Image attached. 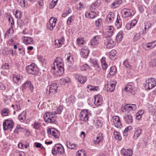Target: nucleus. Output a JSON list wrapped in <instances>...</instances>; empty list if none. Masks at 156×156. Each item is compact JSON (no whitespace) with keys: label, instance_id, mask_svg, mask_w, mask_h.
<instances>
[{"label":"nucleus","instance_id":"8","mask_svg":"<svg viewBox=\"0 0 156 156\" xmlns=\"http://www.w3.org/2000/svg\"><path fill=\"white\" fill-rule=\"evenodd\" d=\"M57 88L58 86L56 84L53 83L50 86H48L47 87L46 93L47 94L52 95L57 92Z\"/></svg>","mask_w":156,"mask_h":156},{"label":"nucleus","instance_id":"55","mask_svg":"<svg viewBox=\"0 0 156 156\" xmlns=\"http://www.w3.org/2000/svg\"><path fill=\"white\" fill-rule=\"evenodd\" d=\"M150 65L151 66L154 67L156 66V59H151L150 62Z\"/></svg>","mask_w":156,"mask_h":156},{"label":"nucleus","instance_id":"60","mask_svg":"<svg viewBox=\"0 0 156 156\" xmlns=\"http://www.w3.org/2000/svg\"><path fill=\"white\" fill-rule=\"evenodd\" d=\"M77 44L80 45L82 44L83 43V39L82 38H78L77 39Z\"/></svg>","mask_w":156,"mask_h":156},{"label":"nucleus","instance_id":"21","mask_svg":"<svg viewBox=\"0 0 156 156\" xmlns=\"http://www.w3.org/2000/svg\"><path fill=\"white\" fill-rule=\"evenodd\" d=\"M122 13L123 14V17L126 18L132 16V14L129 9L124 8L122 10Z\"/></svg>","mask_w":156,"mask_h":156},{"label":"nucleus","instance_id":"64","mask_svg":"<svg viewBox=\"0 0 156 156\" xmlns=\"http://www.w3.org/2000/svg\"><path fill=\"white\" fill-rule=\"evenodd\" d=\"M25 0H20V6L23 7H25Z\"/></svg>","mask_w":156,"mask_h":156},{"label":"nucleus","instance_id":"20","mask_svg":"<svg viewBox=\"0 0 156 156\" xmlns=\"http://www.w3.org/2000/svg\"><path fill=\"white\" fill-rule=\"evenodd\" d=\"M116 83V81H113L112 82L108 84L107 90L109 92H112L114 91L115 88Z\"/></svg>","mask_w":156,"mask_h":156},{"label":"nucleus","instance_id":"14","mask_svg":"<svg viewBox=\"0 0 156 156\" xmlns=\"http://www.w3.org/2000/svg\"><path fill=\"white\" fill-rule=\"evenodd\" d=\"M136 108V107L135 104L126 105L123 107H122L121 108L122 111L123 112L127 111L128 110L131 111L132 110H135Z\"/></svg>","mask_w":156,"mask_h":156},{"label":"nucleus","instance_id":"42","mask_svg":"<svg viewBox=\"0 0 156 156\" xmlns=\"http://www.w3.org/2000/svg\"><path fill=\"white\" fill-rule=\"evenodd\" d=\"M14 30L12 29V27L10 28L8 30L5 34V37L6 38L8 37L9 35L10 34H12L13 33Z\"/></svg>","mask_w":156,"mask_h":156},{"label":"nucleus","instance_id":"5","mask_svg":"<svg viewBox=\"0 0 156 156\" xmlns=\"http://www.w3.org/2000/svg\"><path fill=\"white\" fill-rule=\"evenodd\" d=\"M26 70L28 73L34 75H37L39 72L37 66L34 64H32L27 66Z\"/></svg>","mask_w":156,"mask_h":156},{"label":"nucleus","instance_id":"50","mask_svg":"<svg viewBox=\"0 0 156 156\" xmlns=\"http://www.w3.org/2000/svg\"><path fill=\"white\" fill-rule=\"evenodd\" d=\"M116 53V51L113 50L111 52V54L110 55V58L112 59H114V57L115 56Z\"/></svg>","mask_w":156,"mask_h":156},{"label":"nucleus","instance_id":"6","mask_svg":"<svg viewBox=\"0 0 156 156\" xmlns=\"http://www.w3.org/2000/svg\"><path fill=\"white\" fill-rule=\"evenodd\" d=\"M156 85V81L153 78H151L146 81V83L144 84V88L146 90H150L154 87Z\"/></svg>","mask_w":156,"mask_h":156},{"label":"nucleus","instance_id":"46","mask_svg":"<svg viewBox=\"0 0 156 156\" xmlns=\"http://www.w3.org/2000/svg\"><path fill=\"white\" fill-rule=\"evenodd\" d=\"M63 109V108L62 106H60L57 109V111L54 112L55 114H60Z\"/></svg>","mask_w":156,"mask_h":156},{"label":"nucleus","instance_id":"30","mask_svg":"<svg viewBox=\"0 0 156 156\" xmlns=\"http://www.w3.org/2000/svg\"><path fill=\"white\" fill-rule=\"evenodd\" d=\"M66 146L67 147L72 150L76 149L77 147V145L71 143L69 142H67Z\"/></svg>","mask_w":156,"mask_h":156},{"label":"nucleus","instance_id":"25","mask_svg":"<svg viewBox=\"0 0 156 156\" xmlns=\"http://www.w3.org/2000/svg\"><path fill=\"white\" fill-rule=\"evenodd\" d=\"M136 23V20H135L132 21L130 23H128L126 25L125 28L127 30H130L131 28L135 26Z\"/></svg>","mask_w":156,"mask_h":156},{"label":"nucleus","instance_id":"16","mask_svg":"<svg viewBox=\"0 0 156 156\" xmlns=\"http://www.w3.org/2000/svg\"><path fill=\"white\" fill-rule=\"evenodd\" d=\"M75 78L81 84L84 83L87 80L86 77L79 74L75 75Z\"/></svg>","mask_w":156,"mask_h":156},{"label":"nucleus","instance_id":"33","mask_svg":"<svg viewBox=\"0 0 156 156\" xmlns=\"http://www.w3.org/2000/svg\"><path fill=\"white\" fill-rule=\"evenodd\" d=\"M26 112H22L20 114H19L18 116L19 119L21 122H24L26 119Z\"/></svg>","mask_w":156,"mask_h":156},{"label":"nucleus","instance_id":"1","mask_svg":"<svg viewBox=\"0 0 156 156\" xmlns=\"http://www.w3.org/2000/svg\"><path fill=\"white\" fill-rule=\"evenodd\" d=\"M64 64L60 58L57 57L51 66V71L58 76L62 75L64 72Z\"/></svg>","mask_w":156,"mask_h":156},{"label":"nucleus","instance_id":"29","mask_svg":"<svg viewBox=\"0 0 156 156\" xmlns=\"http://www.w3.org/2000/svg\"><path fill=\"white\" fill-rule=\"evenodd\" d=\"M96 13L94 11H91L90 12H87L85 14L86 17L89 18H94L96 16Z\"/></svg>","mask_w":156,"mask_h":156},{"label":"nucleus","instance_id":"4","mask_svg":"<svg viewBox=\"0 0 156 156\" xmlns=\"http://www.w3.org/2000/svg\"><path fill=\"white\" fill-rule=\"evenodd\" d=\"M52 154L54 155L57 154H63L65 152L63 147L59 144H56L51 151Z\"/></svg>","mask_w":156,"mask_h":156},{"label":"nucleus","instance_id":"48","mask_svg":"<svg viewBox=\"0 0 156 156\" xmlns=\"http://www.w3.org/2000/svg\"><path fill=\"white\" fill-rule=\"evenodd\" d=\"M123 65L126 68L129 69H131V66L129 64L128 60H126L124 62Z\"/></svg>","mask_w":156,"mask_h":156},{"label":"nucleus","instance_id":"45","mask_svg":"<svg viewBox=\"0 0 156 156\" xmlns=\"http://www.w3.org/2000/svg\"><path fill=\"white\" fill-rule=\"evenodd\" d=\"M87 88L89 89L90 91H96L98 89V87H95L91 85H88Z\"/></svg>","mask_w":156,"mask_h":156},{"label":"nucleus","instance_id":"10","mask_svg":"<svg viewBox=\"0 0 156 156\" xmlns=\"http://www.w3.org/2000/svg\"><path fill=\"white\" fill-rule=\"evenodd\" d=\"M27 88L29 89L31 92H33L34 87L31 82L30 81H26L21 87V89L23 92Z\"/></svg>","mask_w":156,"mask_h":156},{"label":"nucleus","instance_id":"23","mask_svg":"<svg viewBox=\"0 0 156 156\" xmlns=\"http://www.w3.org/2000/svg\"><path fill=\"white\" fill-rule=\"evenodd\" d=\"M114 14L113 12H110L107 16L106 21L108 23H112L114 19Z\"/></svg>","mask_w":156,"mask_h":156},{"label":"nucleus","instance_id":"56","mask_svg":"<svg viewBox=\"0 0 156 156\" xmlns=\"http://www.w3.org/2000/svg\"><path fill=\"white\" fill-rule=\"evenodd\" d=\"M34 145L37 148H41V149H45V148L43 146H42V144L39 143L35 142L34 143Z\"/></svg>","mask_w":156,"mask_h":156},{"label":"nucleus","instance_id":"27","mask_svg":"<svg viewBox=\"0 0 156 156\" xmlns=\"http://www.w3.org/2000/svg\"><path fill=\"white\" fill-rule=\"evenodd\" d=\"M103 136L102 133H99L98 134L97 136L96 140H94V143L96 144H98L102 141L103 139Z\"/></svg>","mask_w":156,"mask_h":156},{"label":"nucleus","instance_id":"11","mask_svg":"<svg viewBox=\"0 0 156 156\" xmlns=\"http://www.w3.org/2000/svg\"><path fill=\"white\" fill-rule=\"evenodd\" d=\"M57 21V19L56 18L51 17L49 20V23L47 24L48 29L50 30H52L55 26Z\"/></svg>","mask_w":156,"mask_h":156},{"label":"nucleus","instance_id":"38","mask_svg":"<svg viewBox=\"0 0 156 156\" xmlns=\"http://www.w3.org/2000/svg\"><path fill=\"white\" fill-rule=\"evenodd\" d=\"M115 138L118 141H119L122 139L120 133L119 132L115 131L114 132Z\"/></svg>","mask_w":156,"mask_h":156},{"label":"nucleus","instance_id":"52","mask_svg":"<svg viewBox=\"0 0 156 156\" xmlns=\"http://www.w3.org/2000/svg\"><path fill=\"white\" fill-rule=\"evenodd\" d=\"M9 16L8 20L9 22L11 23V26L14 25V23L13 17L11 16Z\"/></svg>","mask_w":156,"mask_h":156},{"label":"nucleus","instance_id":"2","mask_svg":"<svg viewBox=\"0 0 156 156\" xmlns=\"http://www.w3.org/2000/svg\"><path fill=\"white\" fill-rule=\"evenodd\" d=\"M114 27L112 26L107 27L106 32L107 35L105 38L104 43L107 48L110 49L112 48L115 45V43L112 40L111 36L113 34Z\"/></svg>","mask_w":156,"mask_h":156},{"label":"nucleus","instance_id":"59","mask_svg":"<svg viewBox=\"0 0 156 156\" xmlns=\"http://www.w3.org/2000/svg\"><path fill=\"white\" fill-rule=\"evenodd\" d=\"M9 66L8 63H5L2 66V68L3 69H9Z\"/></svg>","mask_w":156,"mask_h":156},{"label":"nucleus","instance_id":"43","mask_svg":"<svg viewBox=\"0 0 156 156\" xmlns=\"http://www.w3.org/2000/svg\"><path fill=\"white\" fill-rule=\"evenodd\" d=\"M86 153L84 150H82L77 151L76 153V156H85Z\"/></svg>","mask_w":156,"mask_h":156},{"label":"nucleus","instance_id":"62","mask_svg":"<svg viewBox=\"0 0 156 156\" xmlns=\"http://www.w3.org/2000/svg\"><path fill=\"white\" fill-rule=\"evenodd\" d=\"M60 80L64 83H67L69 81L70 79L68 77H66Z\"/></svg>","mask_w":156,"mask_h":156},{"label":"nucleus","instance_id":"12","mask_svg":"<svg viewBox=\"0 0 156 156\" xmlns=\"http://www.w3.org/2000/svg\"><path fill=\"white\" fill-rule=\"evenodd\" d=\"M101 38L100 35H97L93 37L90 42V45L94 47H96L99 43V40Z\"/></svg>","mask_w":156,"mask_h":156},{"label":"nucleus","instance_id":"24","mask_svg":"<svg viewBox=\"0 0 156 156\" xmlns=\"http://www.w3.org/2000/svg\"><path fill=\"white\" fill-rule=\"evenodd\" d=\"M24 43L27 45L33 44V39L30 37H23Z\"/></svg>","mask_w":156,"mask_h":156},{"label":"nucleus","instance_id":"9","mask_svg":"<svg viewBox=\"0 0 156 156\" xmlns=\"http://www.w3.org/2000/svg\"><path fill=\"white\" fill-rule=\"evenodd\" d=\"M88 111L87 109L82 111L80 114V119L85 122H87L88 119Z\"/></svg>","mask_w":156,"mask_h":156},{"label":"nucleus","instance_id":"39","mask_svg":"<svg viewBox=\"0 0 156 156\" xmlns=\"http://www.w3.org/2000/svg\"><path fill=\"white\" fill-rule=\"evenodd\" d=\"M31 126H33L34 129H39L40 127L41 126V125L39 122L35 121L34 124L31 125Z\"/></svg>","mask_w":156,"mask_h":156},{"label":"nucleus","instance_id":"18","mask_svg":"<svg viewBox=\"0 0 156 156\" xmlns=\"http://www.w3.org/2000/svg\"><path fill=\"white\" fill-rule=\"evenodd\" d=\"M89 53V51L86 46H83L81 49L80 55L83 58H87Z\"/></svg>","mask_w":156,"mask_h":156},{"label":"nucleus","instance_id":"15","mask_svg":"<svg viewBox=\"0 0 156 156\" xmlns=\"http://www.w3.org/2000/svg\"><path fill=\"white\" fill-rule=\"evenodd\" d=\"M112 120L113 122L116 127L117 128H121L122 124L119 116H113L112 117Z\"/></svg>","mask_w":156,"mask_h":156},{"label":"nucleus","instance_id":"49","mask_svg":"<svg viewBox=\"0 0 156 156\" xmlns=\"http://www.w3.org/2000/svg\"><path fill=\"white\" fill-rule=\"evenodd\" d=\"M102 23V20L101 19L99 18L95 21V23L96 26L99 27L101 26Z\"/></svg>","mask_w":156,"mask_h":156},{"label":"nucleus","instance_id":"22","mask_svg":"<svg viewBox=\"0 0 156 156\" xmlns=\"http://www.w3.org/2000/svg\"><path fill=\"white\" fill-rule=\"evenodd\" d=\"M123 119L126 123L130 124L133 122V117L130 114L125 115L123 117Z\"/></svg>","mask_w":156,"mask_h":156},{"label":"nucleus","instance_id":"13","mask_svg":"<svg viewBox=\"0 0 156 156\" xmlns=\"http://www.w3.org/2000/svg\"><path fill=\"white\" fill-rule=\"evenodd\" d=\"M65 57L67 65L68 66H71L73 62V59L72 55L68 53L65 55Z\"/></svg>","mask_w":156,"mask_h":156},{"label":"nucleus","instance_id":"54","mask_svg":"<svg viewBox=\"0 0 156 156\" xmlns=\"http://www.w3.org/2000/svg\"><path fill=\"white\" fill-rule=\"evenodd\" d=\"M140 37V34L139 33H137L133 37V40L134 41H135L137 40H138L139 39Z\"/></svg>","mask_w":156,"mask_h":156},{"label":"nucleus","instance_id":"51","mask_svg":"<svg viewBox=\"0 0 156 156\" xmlns=\"http://www.w3.org/2000/svg\"><path fill=\"white\" fill-rule=\"evenodd\" d=\"M15 15L16 17L17 18L19 19L22 16V13L21 11H16V13L15 14Z\"/></svg>","mask_w":156,"mask_h":156},{"label":"nucleus","instance_id":"37","mask_svg":"<svg viewBox=\"0 0 156 156\" xmlns=\"http://www.w3.org/2000/svg\"><path fill=\"white\" fill-rule=\"evenodd\" d=\"M116 25L117 26L118 28H120L122 26V22L120 19V16H117L116 20Z\"/></svg>","mask_w":156,"mask_h":156},{"label":"nucleus","instance_id":"57","mask_svg":"<svg viewBox=\"0 0 156 156\" xmlns=\"http://www.w3.org/2000/svg\"><path fill=\"white\" fill-rule=\"evenodd\" d=\"M89 68V66L87 64H85L81 67V70L82 71H85L87 69Z\"/></svg>","mask_w":156,"mask_h":156},{"label":"nucleus","instance_id":"31","mask_svg":"<svg viewBox=\"0 0 156 156\" xmlns=\"http://www.w3.org/2000/svg\"><path fill=\"white\" fill-rule=\"evenodd\" d=\"M105 59L106 58L105 57H103L101 59L102 68L104 70H106L108 67V65L106 62Z\"/></svg>","mask_w":156,"mask_h":156},{"label":"nucleus","instance_id":"3","mask_svg":"<svg viewBox=\"0 0 156 156\" xmlns=\"http://www.w3.org/2000/svg\"><path fill=\"white\" fill-rule=\"evenodd\" d=\"M56 116L54 112H46L44 115V120L46 122L56 124L57 123L55 120Z\"/></svg>","mask_w":156,"mask_h":156},{"label":"nucleus","instance_id":"40","mask_svg":"<svg viewBox=\"0 0 156 156\" xmlns=\"http://www.w3.org/2000/svg\"><path fill=\"white\" fill-rule=\"evenodd\" d=\"M51 135L56 139L58 138L60 136L59 131L57 130H53Z\"/></svg>","mask_w":156,"mask_h":156},{"label":"nucleus","instance_id":"26","mask_svg":"<svg viewBox=\"0 0 156 156\" xmlns=\"http://www.w3.org/2000/svg\"><path fill=\"white\" fill-rule=\"evenodd\" d=\"M143 45L144 48H145V49H146V47L148 48H150L151 49L156 46V41H155L152 42H149L146 43Z\"/></svg>","mask_w":156,"mask_h":156},{"label":"nucleus","instance_id":"36","mask_svg":"<svg viewBox=\"0 0 156 156\" xmlns=\"http://www.w3.org/2000/svg\"><path fill=\"white\" fill-rule=\"evenodd\" d=\"M117 72L116 67L115 66H112L110 68L109 73L111 76H114Z\"/></svg>","mask_w":156,"mask_h":156},{"label":"nucleus","instance_id":"53","mask_svg":"<svg viewBox=\"0 0 156 156\" xmlns=\"http://www.w3.org/2000/svg\"><path fill=\"white\" fill-rule=\"evenodd\" d=\"M9 52L8 49L6 48H4L2 51L3 54L4 55H7L9 54Z\"/></svg>","mask_w":156,"mask_h":156},{"label":"nucleus","instance_id":"63","mask_svg":"<svg viewBox=\"0 0 156 156\" xmlns=\"http://www.w3.org/2000/svg\"><path fill=\"white\" fill-rule=\"evenodd\" d=\"M95 126L97 128L100 127L102 126V123L99 120H97Z\"/></svg>","mask_w":156,"mask_h":156},{"label":"nucleus","instance_id":"7","mask_svg":"<svg viewBox=\"0 0 156 156\" xmlns=\"http://www.w3.org/2000/svg\"><path fill=\"white\" fill-rule=\"evenodd\" d=\"M14 126V122L12 120L7 119L3 122V126L4 130H9L11 131Z\"/></svg>","mask_w":156,"mask_h":156},{"label":"nucleus","instance_id":"32","mask_svg":"<svg viewBox=\"0 0 156 156\" xmlns=\"http://www.w3.org/2000/svg\"><path fill=\"white\" fill-rule=\"evenodd\" d=\"M122 3L121 0H117L113 2L111 5V7L115 9L118 7Z\"/></svg>","mask_w":156,"mask_h":156},{"label":"nucleus","instance_id":"35","mask_svg":"<svg viewBox=\"0 0 156 156\" xmlns=\"http://www.w3.org/2000/svg\"><path fill=\"white\" fill-rule=\"evenodd\" d=\"M123 32L122 31L119 32L116 37V40L118 42H120L122 39Z\"/></svg>","mask_w":156,"mask_h":156},{"label":"nucleus","instance_id":"58","mask_svg":"<svg viewBox=\"0 0 156 156\" xmlns=\"http://www.w3.org/2000/svg\"><path fill=\"white\" fill-rule=\"evenodd\" d=\"M60 40H58L57 41H55V44L56 45L57 44V46L58 48L60 47L61 46L62 44H63V43H62L61 41H60Z\"/></svg>","mask_w":156,"mask_h":156},{"label":"nucleus","instance_id":"44","mask_svg":"<svg viewBox=\"0 0 156 156\" xmlns=\"http://www.w3.org/2000/svg\"><path fill=\"white\" fill-rule=\"evenodd\" d=\"M126 91H128L132 93L133 91L132 86L130 85H128L124 89Z\"/></svg>","mask_w":156,"mask_h":156},{"label":"nucleus","instance_id":"17","mask_svg":"<svg viewBox=\"0 0 156 156\" xmlns=\"http://www.w3.org/2000/svg\"><path fill=\"white\" fill-rule=\"evenodd\" d=\"M133 151L131 149H125L122 148L121 151V154L124 156H131L133 154Z\"/></svg>","mask_w":156,"mask_h":156},{"label":"nucleus","instance_id":"47","mask_svg":"<svg viewBox=\"0 0 156 156\" xmlns=\"http://www.w3.org/2000/svg\"><path fill=\"white\" fill-rule=\"evenodd\" d=\"M58 0H53L51 3L49 5V7L50 8L52 9L54 8L56 5Z\"/></svg>","mask_w":156,"mask_h":156},{"label":"nucleus","instance_id":"19","mask_svg":"<svg viewBox=\"0 0 156 156\" xmlns=\"http://www.w3.org/2000/svg\"><path fill=\"white\" fill-rule=\"evenodd\" d=\"M23 76L20 75H13V81L15 83L19 84L22 80Z\"/></svg>","mask_w":156,"mask_h":156},{"label":"nucleus","instance_id":"28","mask_svg":"<svg viewBox=\"0 0 156 156\" xmlns=\"http://www.w3.org/2000/svg\"><path fill=\"white\" fill-rule=\"evenodd\" d=\"M94 103H96L98 105H101L102 102V99L100 95H97L94 96Z\"/></svg>","mask_w":156,"mask_h":156},{"label":"nucleus","instance_id":"41","mask_svg":"<svg viewBox=\"0 0 156 156\" xmlns=\"http://www.w3.org/2000/svg\"><path fill=\"white\" fill-rule=\"evenodd\" d=\"M9 112V111L8 108H5L3 109L1 111L2 115L4 116L8 115Z\"/></svg>","mask_w":156,"mask_h":156},{"label":"nucleus","instance_id":"34","mask_svg":"<svg viewBox=\"0 0 156 156\" xmlns=\"http://www.w3.org/2000/svg\"><path fill=\"white\" fill-rule=\"evenodd\" d=\"M142 132V130L140 129H137L134 133L133 138L135 139H137L140 136Z\"/></svg>","mask_w":156,"mask_h":156},{"label":"nucleus","instance_id":"61","mask_svg":"<svg viewBox=\"0 0 156 156\" xmlns=\"http://www.w3.org/2000/svg\"><path fill=\"white\" fill-rule=\"evenodd\" d=\"M91 62L94 66L95 67L99 68V65L98 64L97 61L96 60H91Z\"/></svg>","mask_w":156,"mask_h":156}]
</instances>
